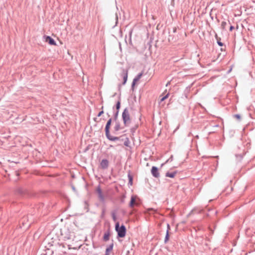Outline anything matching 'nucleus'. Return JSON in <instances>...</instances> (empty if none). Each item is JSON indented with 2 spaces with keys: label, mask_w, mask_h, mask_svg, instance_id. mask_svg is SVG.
I'll return each instance as SVG.
<instances>
[{
  "label": "nucleus",
  "mask_w": 255,
  "mask_h": 255,
  "mask_svg": "<svg viewBox=\"0 0 255 255\" xmlns=\"http://www.w3.org/2000/svg\"><path fill=\"white\" fill-rule=\"evenodd\" d=\"M176 174V172H173V173L167 172L166 173V177H170V178H173L175 176Z\"/></svg>",
  "instance_id": "nucleus-14"
},
{
  "label": "nucleus",
  "mask_w": 255,
  "mask_h": 255,
  "mask_svg": "<svg viewBox=\"0 0 255 255\" xmlns=\"http://www.w3.org/2000/svg\"><path fill=\"white\" fill-rule=\"evenodd\" d=\"M43 38L45 39V42H48V35H44L43 36Z\"/></svg>",
  "instance_id": "nucleus-19"
},
{
  "label": "nucleus",
  "mask_w": 255,
  "mask_h": 255,
  "mask_svg": "<svg viewBox=\"0 0 255 255\" xmlns=\"http://www.w3.org/2000/svg\"><path fill=\"white\" fill-rule=\"evenodd\" d=\"M169 232H168V230H167V232H166V236L165 238V240H164L165 243L167 242V241L169 240Z\"/></svg>",
  "instance_id": "nucleus-16"
},
{
  "label": "nucleus",
  "mask_w": 255,
  "mask_h": 255,
  "mask_svg": "<svg viewBox=\"0 0 255 255\" xmlns=\"http://www.w3.org/2000/svg\"><path fill=\"white\" fill-rule=\"evenodd\" d=\"M227 25V22L225 21H222L221 23V27L223 29H225Z\"/></svg>",
  "instance_id": "nucleus-17"
},
{
  "label": "nucleus",
  "mask_w": 255,
  "mask_h": 255,
  "mask_svg": "<svg viewBox=\"0 0 255 255\" xmlns=\"http://www.w3.org/2000/svg\"><path fill=\"white\" fill-rule=\"evenodd\" d=\"M138 205V199L136 196H132L131 197L130 201L129 204V206L130 208H133Z\"/></svg>",
  "instance_id": "nucleus-4"
},
{
  "label": "nucleus",
  "mask_w": 255,
  "mask_h": 255,
  "mask_svg": "<svg viewBox=\"0 0 255 255\" xmlns=\"http://www.w3.org/2000/svg\"><path fill=\"white\" fill-rule=\"evenodd\" d=\"M122 76L123 78L124 81L123 82V84L125 85L127 82L128 76V70L124 69L123 70V72L122 73Z\"/></svg>",
  "instance_id": "nucleus-5"
},
{
  "label": "nucleus",
  "mask_w": 255,
  "mask_h": 255,
  "mask_svg": "<svg viewBox=\"0 0 255 255\" xmlns=\"http://www.w3.org/2000/svg\"><path fill=\"white\" fill-rule=\"evenodd\" d=\"M169 94L168 93L167 94L163 93L162 95L160 96V102H162L164 101L165 99L168 98Z\"/></svg>",
  "instance_id": "nucleus-11"
},
{
  "label": "nucleus",
  "mask_w": 255,
  "mask_h": 255,
  "mask_svg": "<svg viewBox=\"0 0 255 255\" xmlns=\"http://www.w3.org/2000/svg\"><path fill=\"white\" fill-rule=\"evenodd\" d=\"M142 76V74H139L133 80V82L132 84V86L133 87L136 83L139 81V80L140 79L141 77Z\"/></svg>",
  "instance_id": "nucleus-12"
},
{
  "label": "nucleus",
  "mask_w": 255,
  "mask_h": 255,
  "mask_svg": "<svg viewBox=\"0 0 255 255\" xmlns=\"http://www.w3.org/2000/svg\"><path fill=\"white\" fill-rule=\"evenodd\" d=\"M234 117L236 119H238V120H240V119H241V116H240L239 115H238V114H237V115H235L234 116Z\"/></svg>",
  "instance_id": "nucleus-18"
},
{
  "label": "nucleus",
  "mask_w": 255,
  "mask_h": 255,
  "mask_svg": "<svg viewBox=\"0 0 255 255\" xmlns=\"http://www.w3.org/2000/svg\"><path fill=\"white\" fill-rule=\"evenodd\" d=\"M125 144L126 145L128 146L127 142H125Z\"/></svg>",
  "instance_id": "nucleus-26"
},
{
  "label": "nucleus",
  "mask_w": 255,
  "mask_h": 255,
  "mask_svg": "<svg viewBox=\"0 0 255 255\" xmlns=\"http://www.w3.org/2000/svg\"><path fill=\"white\" fill-rule=\"evenodd\" d=\"M218 44L220 46H222L223 45V43L221 42H220V41H218Z\"/></svg>",
  "instance_id": "nucleus-23"
},
{
  "label": "nucleus",
  "mask_w": 255,
  "mask_h": 255,
  "mask_svg": "<svg viewBox=\"0 0 255 255\" xmlns=\"http://www.w3.org/2000/svg\"><path fill=\"white\" fill-rule=\"evenodd\" d=\"M28 221V217H24L20 221V223L22 224V227L25 226L26 228H28L30 226V224L26 225V223Z\"/></svg>",
  "instance_id": "nucleus-8"
},
{
  "label": "nucleus",
  "mask_w": 255,
  "mask_h": 255,
  "mask_svg": "<svg viewBox=\"0 0 255 255\" xmlns=\"http://www.w3.org/2000/svg\"><path fill=\"white\" fill-rule=\"evenodd\" d=\"M110 235H111V234H110V231H108L107 232H106L105 233L104 236V241H107L109 240Z\"/></svg>",
  "instance_id": "nucleus-13"
},
{
  "label": "nucleus",
  "mask_w": 255,
  "mask_h": 255,
  "mask_svg": "<svg viewBox=\"0 0 255 255\" xmlns=\"http://www.w3.org/2000/svg\"><path fill=\"white\" fill-rule=\"evenodd\" d=\"M151 173L152 175L155 177H158L159 176V173L158 169L155 166H153L151 169Z\"/></svg>",
  "instance_id": "nucleus-7"
},
{
  "label": "nucleus",
  "mask_w": 255,
  "mask_h": 255,
  "mask_svg": "<svg viewBox=\"0 0 255 255\" xmlns=\"http://www.w3.org/2000/svg\"><path fill=\"white\" fill-rule=\"evenodd\" d=\"M117 109L118 110L120 107V102H118L116 105Z\"/></svg>",
  "instance_id": "nucleus-20"
},
{
  "label": "nucleus",
  "mask_w": 255,
  "mask_h": 255,
  "mask_svg": "<svg viewBox=\"0 0 255 255\" xmlns=\"http://www.w3.org/2000/svg\"><path fill=\"white\" fill-rule=\"evenodd\" d=\"M234 27L233 26H231L230 27V31H232L233 29H234Z\"/></svg>",
  "instance_id": "nucleus-24"
},
{
  "label": "nucleus",
  "mask_w": 255,
  "mask_h": 255,
  "mask_svg": "<svg viewBox=\"0 0 255 255\" xmlns=\"http://www.w3.org/2000/svg\"><path fill=\"white\" fill-rule=\"evenodd\" d=\"M128 177H129V183H130V185H131L132 178L131 176L130 175H129Z\"/></svg>",
  "instance_id": "nucleus-21"
},
{
  "label": "nucleus",
  "mask_w": 255,
  "mask_h": 255,
  "mask_svg": "<svg viewBox=\"0 0 255 255\" xmlns=\"http://www.w3.org/2000/svg\"><path fill=\"white\" fill-rule=\"evenodd\" d=\"M111 119H110L107 124H106V128H105V130H106V135L108 137V135H109V128H110V127L111 126Z\"/></svg>",
  "instance_id": "nucleus-9"
},
{
  "label": "nucleus",
  "mask_w": 255,
  "mask_h": 255,
  "mask_svg": "<svg viewBox=\"0 0 255 255\" xmlns=\"http://www.w3.org/2000/svg\"><path fill=\"white\" fill-rule=\"evenodd\" d=\"M103 113H104V112H103V111H101V112H100L99 113V114H98V117H100V116H101V115L103 114Z\"/></svg>",
  "instance_id": "nucleus-22"
},
{
  "label": "nucleus",
  "mask_w": 255,
  "mask_h": 255,
  "mask_svg": "<svg viewBox=\"0 0 255 255\" xmlns=\"http://www.w3.org/2000/svg\"><path fill=\"white\" fill-rule=\"evenodd\" d=\"M113 219H114V221H116V217L115 215H113Z\"/></svg>",
  "instance_id": "nucleus-25"
},
{
  "label": "nucleus",
  "mask_w": 255,
  "mask_h": 255,
  "mask_svg": "<svg viewBox=\"0 0 255 255\" xmlns=\"http://www.w3.org/2000/svg\"><path fill=\"white\" fill-rule=\"evenodd\" d=\"M115 229L118 232V235L119 237H125L126 233V229L124 225H122L121 227H120L119 223L117 222L116 224Z\"/></svg>",
  "instance_id": "nucleus-1"
},
{
  "label": "nucleus",
  "mask_w": 255,
  "mask_h": 255,
  "mask_svg": "<svg viewBox=\"0 0 255 255\" xmlns=\"http://www.w3.org/2000/svg\"><path fill=\"white\" fill-rule=\"evenodd\" d=\"M109 166V161L107 159H103L100 163V166L102 169H106Z\"/></svg>",
  "instance_id": "nucleus-6"
},
{
  "label": "nucleus",
  "mask_w": 255,
  "mask_h": 255,
  "mask_svg": "<svg viewBox=\"0 0 255 255\" xmlns=\"http://www.w3.org/2000/svg\"><path fill=\"white\" fill-rule=\"evenodd\" d=\"M122 117L124 124L126 126H128L130 123L129 114L128 110L125 109L123 113Z\"/></svg>",
  "instance_id": "nucleus-3"
},
{
  "label": "nucleus",
  "mask_w": 255,
  "mask_h": 255,
  "mask_svg": "<svg viewBox=\"0 0 255 255\" xmlns=\"http://www.w3.org/2000/svg\"><path fill=\"white\" fill-rule=\"evenodd\" d=\"M15 194L20 197H24L28 195L27 190L21 187H18L15 189Z\"/></svg>",
  "instance_id": "nucleus-2"
},
{
  "label": "nucleus",
  "mask_w": 255,
  "mask_h": 255,
  "mask_svg": "<svg viewBox=\"0 0 255 255\" xmlns=\"http://www.w3.org/2000/svg\"><path fill=\"white\" fill-rule=\"evenodd\" d=\"M49 44H50L51 45H56V43H55L54 40L52 38H50L49 36Z\"/></svg>",
  "instance_id": "nucleus-15"
},
{
  "label": "nucleus",
  "mask_w": 255,
  "mask_h": 255,
  "mask_svg": "<svg viewBox=\"0 0 255 255\" xmlns=\"http://www.w3.org/2000/svg\"><path fill=\"white\" fill-rule=\"evenodd\" d=\"M97 192L100 200H103L104 199V196L102 193L101 189L99 187L97 188Z\"/></svg>",
  "instance_id": "nucleus-10"
}]
</instances>
